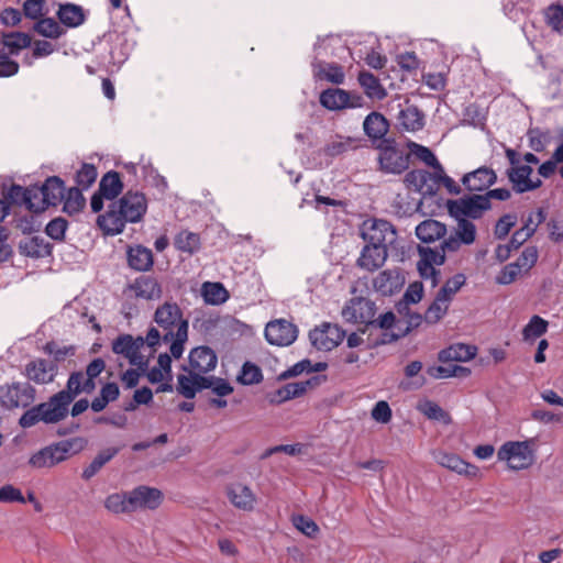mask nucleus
<instances>
[{
	"label": "nucleus",
	"mask_w": 563,
	"mask_h": 563,
	"mask_svg": "<svg viewBox=\"0 0 563 563\" xmlns=\"http://www.w3.org/2000/svg\"><path fill=\"white\" fill-rule=\"evenodd\" d=\"M400 125L407 131H418L423 126V115L418 108L408 106L399 112Z\"/></svg>",
	"instance_id": "37998d69"
},
{
	"label": "nucleus",
	"mask_w": 563,
	"mask_h": 563,
	"mask_svg": "<svg viewBox=\"0 0 563 563\" xmlns=\"http://www.w3.org/2000/svg\"><path fill=\"white\" fill-rule=\"evenodd\" d=\"M71 402V397L68 393L58 391L47 401L40 404L43 410L44 422L49 424L64 420L68 415L69 405Z\"/></svg>",
	"instance_id": "a211bd4d"
},
{
	"label": "nucleus",
	"mask_w": 563,
	"mask_h": 563,
	"mask_svg": "<svg viewBox=\"0 0 563 563\" xmlns=\"http://www.w3.org/2000/svg\"><path fill=\"white\" fill-rule=\"evenodd\" d=\"M57 374L56 365L44 358H36L29 362L24 368V375L35 384L44 385L54 380Z\"/></svg>",
	"instance_id": "aec40b11"
},
{
	"label": "nucleus",
	"mask_w": 563,
	"mask_h": 563,
	"mask_svg": "<svg viewBox=\"0 0 563 563\" xmlns=\"http://www.w3.org/2000/svg\"><path fill=\"white\" fill-rule=\"evenodd\" d=\"M432 456L440 466L455 472L459 475L468 477H477L479 475V470L476 465L462 460L454 453L438 450L432 452Z\"/></svg>",
	"instance_id": "6ab92c4d"
},
{
	"label": "nucleus",
	"mask_w": 563,
	"mask_h": 563,
	"mask_svg": "<svg viewBox=\"0 0 563 563\" xmlns=\"http://www.w3.org/2000/svg\"><path fill=\"white\" fill-rule=\"evenodd\" d=\"M417 408L422 415H424L430 420L438 421L445 426L452 422V418L449 415V412H446L438 404L431 400L420 401Z\"/></svg>",
	"instance_id": "a19ab883"
},
{
	"label": "nucleus",
	"mask_w": 563,
	"mask_h": 563,
	"mask_svg": "<svg viewBox=\"0 0 563 563\" xmlns=\"http://www.w3.org/2000/svg\"><path fill=\"white\" fill-rule=\"evenodd\" d=\"M86 444L87 441L80 437L60 441L35 452L31 455L29 464L33 468H51L67 460L70 454L82 451Z\"/></svg>",
	"instance_id": "7ed1b4c3"
},
{
	"label": "nucleus",
	"mask_w": 563,
	"mask_h": 563,
	"mask_svg": "<svg viewBox=\"0 0 563 563\" xmlns=\"http://www.w3.org/2000/svg\"><path fill=\"white\" fill-rule=\"evenodd\" d=\"M358 84L364 89L365 95L372 99L382 100L387 95L379 80L368 71L360 73Z\"/></svg>",
	"instance_id": "58836bf2"
},
{
	"label": "nucleus",
	"mask_w": 563,
	"mask_h": 563,
	"mask_svg": "<svg viewBox=\"0 0 563 563\" xmlns=\"http://www.w3.org/2000/svg\"><path fill=\"white\" fill-rule=\"evenodd\" d=\"M314 385H317V378L287 384L276 391L274 398L271 399V402L280 404L295 397H299Z\"/></svg>",
	"instance_id": "c85d7f7f"
},
{
	"label": "nucleus",
	"mask_w": 563,
	"mask_h": 563,
	"mask_svg": "<svg viewBox=\"0 0 563 563\" xmlns=\"http://www.w3.org/2000/svg\"><path fill=\"white\" fill-rule=\"evenodd\" d=\"M153 320L155 325L148 330L157 332V347L162 342L169 343V353L174 358H180L188 340L189 324L179 306L176 302H164L156 308Z\"/></svg>",
	"instance_id": "f257e3e1"
},
{
	"label": "nucleus",
	"mask_w": 563,
	"mask_h": 563,
	"mask_svg": "<svg viewBox=\"0 0 563 563\" xmlns=\"http://www.w3.org/2000/svg\"><path fill=\"white\" fill-rule=\"evenodd\" d=\"M465 276L463 274H456L450 279L445 282L442 288L439 290L438 295L446 300L451 301L453 296L461 289V287L465 284Z\"/></svg>",
	"instance_id": "bf43d9fd"
},
{
	"label": "nucleus",
	"mask_w": 563,
	"mask_h": 563,
	"mask_svg": "<svg viewBox=\"0 0 563 563\" xmlns=\"http://www.w3.org/2000/svg\"><path fill=\"white\" fill-rule=\"evenodd\" d=\"M445 233L446 227L437 220H426L416 228V235L424 243L434 242Z\"/></svg>",
	"instance_id": "f704fd0d"
},
{
	"label": "nucleus",
	"mask_w": 563,
	"mask_h": 563,
	"mask_svg": "<svg viewBox=\"0 0 563 563\" xmlns=\"http://www.w3.org/2000/svg\"><path fill=\"white\" fill-rule=\"evenodd\" d=\"M104 508L115 515L133 512L131 490L110 494L104 499Z\"/></svg>",
	"instance_id": "e433bc0d"
},
{
	"label": "nucleus",
	"mask_w": 563,
	"mask_h": 563,
	"mask_svg": "<svg viewBox=\"0 0 563 563\" xmlns=\"http://www.w3.org/2000/svg\"><path fill=\"white\" fill-rule=\"evenodd\" d=\"M57 15L60 22L69 27H76L85 20L82 9L75 4L60 5Z\"/></svg>",
	"instance_id": "a18cd8bd"
},
{
	"label": "nucleus",
	"mask_w": 563,
	"mask_h": 563,
	"mask_svg": "<svg viewBox=\"0 0 563 563\" xmlns=\"http://www.w3.org/2000/svg\"><path fill=\"white\" fill-rule=\"evenodd\" d=\"M410 152L418 157L420 161L426 163L427 165L433 167V169H438L442 167L438 162L434 154L426 146L419 145L417 143L409 144Z\"/></svg>",
	"instance_id": "e2e57ef3"
},
{
	"label": "nucleus",
	"mask_w": 563,
	"mask_h": 563,
	"mask_svg": "<svg viewBox=\"0 0 563 563\" xmlns=\"http://www.w3.org/2000/svg\"><path fill=\"white\" fill-rule=\"evenodd\" d=\"M313 74L320 80H325L334 85L344 82L345 74L343 68L334 63H317L313 65Z\"/></svg>",
	"instance_id": "72a5a7b5"
},
{
	"label": "nucleus",
	"mask_w": 563,
	"mask_h": 563,
	"mask_svg": "<svg viewBox=\"0 0 563 563\" xmlns=\"http://www.w3.org/2000/svg\"><path fill=\"white\" fill-rule=\"evenodd\" d=\"M446 207L449 213L455 219H477L486 210L490 209V202L488 201V197L484 195H474L456 200H449Z\"/></svg>",
	"instance_id": "423d86ee"
},
{
	"label": "nucleus",
	"mask_w": 563,
	"mask_h": 563,
	"mask_svg": "<svg viewBox=\"0 0 563 563\" xmlns=\"http://www.w3.org/2000/svg\"><path fill=\"white\" fill-rule=\"evenodd\" d=\"M64 184L58 177H49L40 187L37 195H42L48 206H55L64 198Z\"/></svg>",
	"instance_id": "c9c22d12"
},
{
	"label": "nucleus",
	"mask_w": 563,
	"mask_h": 563,
	"mask_svg": "<svg viewBox=\"0 0 563 563\" xmlns=\"http://www.w3.org/2000/svg\"><path fill=\"white\" fill-rule=\"evenodd\" d=\"M175 245L179 251L192 254L199 250L200 239L196 233L181 231L175 239Z\"/></svg>",
	"instance_id": "8fccbe9b"
},
{
	"label": "nucleus",
	"mask_w": 563,
	"mask_h": 563,
	"mask_svg": "<svg viewBox=\"0 0 563 563\" xmlns=\"http://www.w3.org/2000/svg\"><path fill=\"white\" fill-rule=\"evenodd\" d=\"M203 300L209 305H221L229 298L228 290L220 283L206 282L201 287Z\"/></svg>",
	"instance_id": "ea45409f"
},
{
	"label": "nucleus",
	"mask_w": 563,
	"mask_h": 563,
	"mask_svg": "<svg viewBox=\"0 0 563 563\" xmlns=\"http://www.w3.org/2000/svg\"><path fill=\"white\" fill-rule=\"evenodd\" d=\"M380 169L388 174H400L409 165V154L397 147L390 141H383L378 156Z\"/></svg>",
	"instance_id": "9b49d317"
},
{
	"label": "nucleus",
	"mask_w": 563,
	"mask_h": 563,
	"mask_svg": "<svg viewBox=\"0 0 563 563\" xmlns=\"http://www.w3.org/2000/svg\"><path fill=\"white\" fill-rule=\"evenodd\" d=\"M205 388H209L219 397H225L233 391V387L223 378L205 376Z\"/></svg>",
	"instance_id": "13d9d810"
},
{
	"label": "nucleus",
	"mask_w": 563,
	"mask_h": 563,
	"mask_svg": "<svg viewBox=\"0 0 563 563\" xmlns=\"http://www.w3.org/2000/svg\"><path fill=\"white\" fill-rule=\"evenodd\" d=\"M128 262L131 268L146 272L153 266L152 251L142 245L131 246L128 250Z\"/></svg>",
	"instance_id": "c756f323"
},
{
	"label": "nucleus",
	"mask_w": 563,
	"mask_h": 563,
	"mask_svg": "<svg viewBox=\"0 0 563 563\" xmlns=\"http://www.w3.org/2000/svg\"><path fill=\"white\" fill-rule=\"evenodd\" d=\"M435 366L429 369V374L434 378H449V377H467L471 374L470 368L452 364Z\"/></svg>",
	"instance_id": "49530a36"
},
{
	"label": "nucleus",
	"mask_w": 563,
	"mask_h": 563,
	"mask_svg": "<svg viewBox=\"0 0 563 563\" xmlns=\"http://www.w3.org/2000/svg\"><path fill=\"white\" fill-rule=\"evenodd\" d=\"M133 512L155 510L163 501V494L157 488L139 486L131 490Z\"/></svg>",
	"instance_id": "412c9836"
},
{
	"label": "nucleus",
	"mask_w": 563,
	"mask_h": 563,
	"mask_svg": "<svg viewBox=\"0 0 563 563\" xmlns=\"http://www.w3.org/2000/svg\"><path fill=\"white\" fill-rule=\"evenodd\" d=\"M311 344L321 351H331L344 339V332L336 325L323 323L309 333Z\"/></svg>",
	"instance_id": "2eb2a0df"
},
{
	"label": "nucleus",
	"mask_w": 563,
	"mask_h": 563,
	"mask_svg": "<svg viewBox=\"0 0 563 563\" xmlns=\"http://www.w3.org/2000/svg\"><path fill=\"white\" fill-rule=\"evenodd\" d=\"M319 101L322 107L330 111L343 109H356L364 106V98L355 92H350L340 88H329L321 92Z\"/></svg>",
	"instance_id": "9d476101"
},
{
	"label": "nucleus",
	"mask_w": 563,
	"mask_h": 563,
	"mask_svg": "<svg viewBox=\"0 0 563 563\" xmlns=\"http://www.w3.org/2000/svg\"><path fill=\"white\" fill-rule=\"evenodd\" d=\"M477 228L468 219H456V225L443 240L440 249L446 253L457 252L462 246L472 245L476 241Z\"/></svg>",
	"instance_id": "0eeeda50"
},
{
	"label": "nucleus",
	"mask_w": 563,
	"mask_h": 563,
	"mask_svg": "<svg viewBox=\"0 0 563 563\" xmlns=\"http://www.w3.org/2000/svg\"><path fill=\"white\" fill-rule=\"evenodd\" d=\"M525 271L516 263L507 264L496 276V283L499 285H509L514 283Z\"/></svg>",
	"instance_id": "052dcab7"
},
{
	"label": "nucleus",
	"mask_w": 563,
	"mask_h": 563,
	"mask_svg": "<svg viewBox=\"0 0 563 563\" xmlns=\"http://www.w3.org/2000/svg\"><path fill=\"white\" fill-rule=\"evenodd\" d=\"M86 200L78 188H70L64 201V211L68 214H76L85 207Z\"/></svg>",
	"instance_id": "5fc2aeb1"
},
{
	"label": "nucleus",
	"mask_w": 563,
	"mask_h": 563,
	"mask_svg": "<svg viewBox=\"0 0 563 563\" xmlns=\"http://www.w3.org/2000/svg\"><path fill=\"white\" fill-rule=\"evenodd\" d=\"M507 175L514 190L519 194L534 190L542 184L539 175H534L532 167L529 165L521 164L510 167Z\"/></svg>",
	"instance_id": "f3484780"
},
{
	"label": "nucleus",
	"mask_w": 563,
	"mask_h": 563,
	"mask_svg": "<svg viewBox=\"0 0 563 563\" xmlns=\"http://www.w3.org/2000/svg\"><path fill=\"white\" fill-rule=\"evenodd\" d=\"M96 388L95 382L91 379H86L85 374L81 372L73 373L67 380V388L65 390H60V393H68L71 397V401L80 394V393H91Z\"/></svg>",
	"instance_id": "4c0bfd02"
},
{
	"label": "nucleus",
	"mask_w": 563,
	"mask_h": 563,
	"mask_svg": "<svg viewBox=\"0 0 563 563\" xmlns=\"http://www.w3.org/2000/svg\"><path fill=\"white\" fill-rule=\"evenodd\" d=\"M230 503L238 509L252 511L256 505V496L247 485L233 483L227 487Z\"/></svg>",
	"instance_id": "4be33fe9"
},
{
	"label": "nucleus",
	"mask_w": 563,
	"mask_h": 563,
	"mask_svg": "<svg viewBox=\"0 0 563 563\" xmlns=\"http://www.w3.org/2000/svg\"><path fill=\"white\" fill-rule=\"evenodd\" d=\"M217 363L216 353L208 346L195 347L189 354L190 369L199 375L213 371Z\"/></svg>",
	"instance_id": "5701e85b"
},
{
	"label": "nucleus",
	"mask_w": 563,
	"mask_h": 563,
	"mask_svg": "<svg viewBox=\"0 0 563 563\" xmlns=\"http://www.w3.org/2000/svg\"><path fill=\"white\" fill-rule=\"evenodd\" d=\"M20 249L23 254L34 258L44 257L51 252L48 244L37 236L25 240L20 244Z\"/></svg>",
	"instance_id": "09e8293b"
},
{
	"label": "nucleus",
	"mask_w": 563,
	"mask_h": 563,
	"mask_svg": "<svg viewBox=\"0 0 563 563\" xmlns=\"http://www.w3.org/2000/svg\"><path fill=\"white\" fill-rule=\"evenodd\" d=\"M375 313L374 302L364 297L352 298L342 309L343 319L355 324H374Z\"/></svg>",
	"instance_id": "f8f14e48"
},
{
	"label": "nucleus",
	"mask_w": 563,
	"mask_h": 563,
	"mask_svg": "<svg viewBox=\"0 0 563 563\" xmlns=\"http://www.w3.org/2000/svg\"><path fill=\"white\" fill-rule=\"evenodd\" d=\"M419 261L417 263V269L419 275L428 280H431V286L434 287L438 284V271L435 266H440L445 262V253L441 249H431L429 246H419Z\"/></svg>",
	"instance_id": "ddd939ff"
},
{
	"label": "nucleus",
	"mask_w": 563,
	"mask_h": 563,
	"mask_svg": "<svg viewBox=\"0 0 563 563\" xmlns=\"http://www.w3.org/2000/svg\"><path fill=\"white\" fill-rule=\"evenodd\" d=\"M405 283V277L399 269H385L373 280L375 290L384 296L398 291Z\"/></svg>",
	"instance_id": "b1692460"
},
{
	"label": "nucleus",
	"mask_w": 563,
	"mask_h": 563,
	"mask_svg": "<svg viewBox=\"0 0 563 563\" xmlns=\"http://www.w3.org/2000/svg\"><path fill=\"white\" fill-rule=\"evenodd\" d=\"M443 177V167L434 169L432 173L423 169L409 172L404 183L410 190L420 192L422 195H434L441 185Z\"/></svg>",
	"instance_id": "6e6552de"
},
{
	"label": "nucleus",
	"mask_w": 563,
	"mask_h": 563,
	"mask_svg": "<svg viewBox=\"0 0 563 563\" xmlns=\"http://www.w3.org/2000/svg\"><path fill=\"white\" fill-rule=\"evenodd\" d=\"M36 191H40V187L27 189L25 192V202L31 211L42 212L48 207V205L44 199H42V195H37Z\"/></svg>",
	"instance_id": "338daca9"
},
{
	"label": "nucleus",
	"mask_w": 563,
	"mask_h": 563,
	"mask_svg": "<svg viewBox=\"0 0 563 563\" xmlns=\"http://www.w3.org/2000/svg\"><path fill=\"white\" fill-rule=\"evenodd\" d=\"M128 222H139L146 212L147 202L141 192H126L119 201L113 202Z\"/></svg>",
	"instance_id": "dca6fc26"
},
{
	"label": "nucleus",
	"mask_w": 563,
	"mask_h": 563,
	"mask_svg": "<svg viewBox=\"0 0 563 563\" xmlns=\"http://www.w3.org/2000/svg\"><path fill=\"white\" fill-rule=\"evenodd\" d=\"M548 325L549 323L547 320L539 316H533L522 330L523 339L529 341L541 336L547 332Z\"/></svg>",
	"instance_id": "864d4df0"
},
{
	"label": "nucleus",
	"mask_w": 563,
	"mask_h": 563,
	"mask_svg": "<svg viewBox=\"0 0 563 563\" xmlns=\"http://www.w3.org/2000/svg\"><path fill=\"white\" fill-rule=\"evenodd\" d=\"M263 375L261 369L250 363H245L242 367V372L239 376V380L244 385L257 384L262 380Z\"/></svg>",
	"instance_id": "774afa93"
},
{
	"label": "nucleus",
	"mask_w": 563,
	"mask_h": 563,
	"mask_svg": "<svg viewBox=\"0 0 563 563\" xmlns=\"http://www.w3.org/2000/svg\"><path fill=\"white\" fill-rule=\"evenodd\" d=\"M496 174L487 167H479L463 177V184L468 190L482 191L496 181Z\"/></svg>",
	"instance_id": "bb28decb"
},
{
	"label": "nucleus",
	"mask_w": 563,
	"mask_h": 563,
	"mask_svg": "<svg viewBox=\"0 0 563 563\" xmlns=\"http://www.w3.org/2000/svg\"><path fill=\"white\" fill-rule=\"evenodd\" d=\"M362 238L372 245L385 246L396 240V231L386 220L367 219L361 227Z\"/></svg>",
	"instance_id": "1a4fd4ad"
},
{
	"label": "nucleus",
	"mask_w": 563,
	"mask_h": 563,
	"mask_svg": "<svg viewBox=\"0 0 563 563\" xmlns=\"http://www.w3.org/2000/svg\"><path fill=\"white\" fill-rule=\"evenodd\" d=\"M122 191V183L115 172L107 173L99 184V192L102 197L112 200Z\"/></svg>",
	"instance_id": "79ce46f5"
},
{
	"label": "nucleus",
	"mask_w": 563,
	"mask_h": 563,
	"mask_svg": "<svg viewBox=\"0 0 563 563\" xmlns=\"http://www.w3.org/2000/svg\"><path fill=\"white\" fill-rule=\"evenodd\" d=\"M297 336V327L285 319L273 320L265 327V338L272 345L288 346L296 341Z\"/></svg>",
	"instance_id": "4468645a"
},
{
	"label": "nucleus",
	"mask_w": 563,
	"mask_h": 563,
	"mask_svg": "<svg viewBox=\"0 0 563 563\" xmlns=\"http://www.w3.org/2000/svg\"><path fill=\"white\" fill-rule=\"evenodd\" d=\"M387 255V247L367 244L361 252L357 265L363 269L374 272L384 265Z\"/></svg>",
	"instance_id": "393cba45"
},
{
	"label": "nucleus",
	"mask_w": 563,
	"mask_h": 563,
	"mask_svg": "<svg viewBox=\"0 0 563 563\" xmlns=\"http://www.w3.org/2000/svg\"><path fill=\"white\" fill-rule=\"evenodd\" d=\"M201 389H205V376L196 374L191 369L188 375L178 376L177 390L184 397L194 398Z\"/></svg>",
	"instance_id": "473e14b6"
},
{
	"label": "nucleus",
	"mask_w": 563,
	"mask_h": 563,
	"mask_svg": "<svg viewBox=\"0 0 563 563\" xmlns=\"http://www.w3.org/2000/svg\"><path fill=\"white\" fill-rule=\"evenodd\" d=\"M363 129L369 139L380 140L387 134L389 124L383 114L372 112L365 118Z\"/></svg>",
	"instance_id": "7c9ffc66"
},
{
	"label": "nucleus",
	"mask_w": 563,
	"mask_h": 563,
	"mask_svg": "<svg viewBox=\"0 0 563 563\" xmlns=\"http://www.w3.org/2000/svg\"><path fill=\"white\" fill-rule=\"evenodd\" d=\"M35 400V389L27 383L0 386V404L5 409L26 408Z\"/></svg>",
	"instance_id": "39448f33"
},
{
	"label": "nucleus",
	"mask_w": 563,
	"mask_h": 563,
	"mask_svg": "<svg viewBox=\"0 0 563 563\" xmlns=\"http://www.w3.org/2000/svg\"><path fill=\"white\" fill-rule=\"evenodd\" d=\"M450 301L446 298L437 295L434 301L430 305L428 310L426 311L424 320L428 323H437L440 321L445 313L448 312Z\"/></svg>",
	"instance_id": "3c124183"
},
{
	"label": "nucleus",
	"mask_w": 563,
	"mask_h": 563,
	"mask_svg": "<svg viewBox=\"0 0 563 563\" xmlns=\"http://www.w3.org/2000/svg\"><path fill=\"white\" fill-rule=\"evenodd\" d=\"M128 221L123 218L122 213L114 203L111 205L110 209L106 214L98 218V224L106 234L115 235L123 231Z\"/></svg>",
	"instance_id": "cd10ccee"
},
{
	"label": "nucleus",
	"mask_w": 563,
	"mask_h": 563,
	"mask_svg": "<svg viewBox=\"0 0 563 563\" xmlns=\"http://www.w3.org/2000/svg\"><path fill=\"white\" fill-rule=\"evenodd\" d=\"M292 525L296 527V529L309 538L316 537L319 532L318 525L312 519L302 515L292 517Z\"/></svg>",
	"instance_id": "0e129e2a"
},
{
	"label": "nucleus",
	"mask_w": 563,
	"mask_h": 563,
	"mask_svg": "<svg viewBox=\"0 0 563 563\" xmlns=\"http://www.w3.org/2000/svg\"><path fill=\"white\" fill-rule=\"evenodd\" d=\"M157 338L154 330H147L145 336L121 334L112 341L111 347L114 354L125 358L130 365L146 371L157 350Z\"/></svg>",
	"instance_id": "f03ea898"
},
{
	"label": "nucleus",
	"mask_w": 563,
	"mask_h": 563,
	"mask_svg": "<svg viewBox=\"0 0 563 563\" xmlns=\"http://www.w3.org/2000/svg\"><path fill=\"white\" fill-rule=\"evenodd\" d=\"M371 417L377 423L386 424L391 420L393 411L385 400H379L371 410Z\"/></svg>",
	"instance_id": "69168bd1"
},
{
	"label": "nucleus",
	"mask_w": 563,
	"mask_h": 563,
	"mask_svg": "<svg viewBox=\"0 0 563 563\" xmlns=\"http://www.w3.org/2000/svg\"><path fill=\"white\" fill-rule=\"evenodd\" d=\"M547 24L555 32L563 31V5L552 4L544 11Z\"/></svg>",
	"instance_id": "6e6d98bb"
},
{
	"label": "nucleus",
	"mask_w": 563,
	"mask_h": 563,
	"mask_svg": "<svg viewBox=\"0 0 563 563\" xmlns=\"http://www.w3.org/2000/svg\"><path fill=\"white\" fill-rule=\"evenodd\" d=\"M358 147V140L353 137H344L336 135L325 146L324 153L329 156H338L347 151L355 150Z\"/></svg>",
	"instance_id": "c03bdc74"
},
{
	"label": "nucleus",
	"mask_w": 563,
	"mask_h": 563,
	"mask_svg": "<svg viewBox=\"0 0 563 563\" xmlns=\"http://www.w3.org/2000/svg\"><path fill=\"white\" fill-rule=\"evenodd\" d=\"M31 45V37L24 33H12L5 35L0 46L8 49L10 54H16L20 49Z\"/></svg>",
	"instance_id": "603ef678"
},
{
	"label": "nucleus",
	"mask_w": 563,
	"mask_h": 563,
	"mask_svg": "<svg viewBox=\"0 0 563 563\" xmlns=\"http://www.w3.org/2000/svg\"><path fill=\"white\" fill-rule=\"evenodd\" d=\"M35 30L38 34L49 38H57L64 33L60 25L51 18L40 20L35 24Z\"/></svg>",
	"instance_id": "4d7b16f0"
},
{
	"label": "nucleus",
	"mask_w": 563,
	"mask_h": 563,
	"mask_svg": "<svg viewBox=\"0 0 563 563\" xmlns=\"http://www.w3.org/2000/svg\"><path fill=\"white\" fill-rule=\"evenodd\" d=\"M476 347L467 344H453L439 354L441 362H467L475 357Z\"/></svg>",
	"instance_id": "2f4dec72"
},
{
	"label": "nucleus",
	"mask_w": 563,
	"mask_h": 563,
	"mask_svg": "<svg viewBox=\"0 0 563 563\" xmlns=\"http://www.w3.org/2000/svg\"><path fill=\"white\" fill-rule=\"evenodd\" d=\"M118 449L109 448L97 454L92 462L82 471V478L90 479L95 476L102 466L108 463L115 454Z\"/></svg>",
	"instance_id": "de8ad7c7"
},
{
	"label": "nucleus",
	"mask_w": 563,
	"mask_h": 563,
	"mask_svg": "<svg viewBox=\"0 0 563 563\" xmlns=\"http://www.w3.org/2000/svg\"><path fill=\"white\" fill-rule=\"evenodd\" d=\"M97 176L98 173L93 165L82 164L76 175L77 185L82 189H87L96 181Z\"/></svg>",
	"instance_id": "680f3d73"
},
{
	"label": "nucleus",
	"mask_w": 563,
	"mask_h": 563,
	"mask_svg": "<svg viewBox=\"0 0 563 563\" xmlns=\"http://www.w3.org/2000/svg\"><path fill=\"white\" fill-rule=\"evenodd\" d=\"M131 296L146 300H155L161 298L162 288L159 284L148 276L136 278L129 287Z\"/></svg>",
	"instance_id": "a878e982"
},
{
	"label": "nucleus",
	"mask_w": 563,
	"mask_h": 563,
	"mask_svg": "<svg viewBox=\"0 0 563 563\" xmlns=\"http://www.w3.org/2000/svg\"><path fill=\"white\" fill-rule=\"evenodd\" d=\"M536 440L507 441L497 451L499 462L506 464L510 471H523L530 468L536 462Z\"/></svg>",
	"instance_id": "20e7f679"
}]
</instances>
